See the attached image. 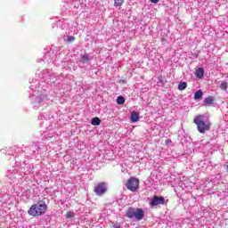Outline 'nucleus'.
<instances>
[{"instance_id":"1","label":"nucleus","mask_w":228,"mask_h":228,"mask_svg":"<svg viewBox=\"0 0 228 228\" xmlns=\"http://www.w3.org/2000/svg\"><path fill=\"white\" fill-rule=\"evenodd\" d=\"M45 199H43L38 201V203L32 205L28 210V214L30 216H42V215H45V211H47V204H45Z\"/></svg>"},{"instance_id":"2","label":"nucleus","mask_w":228,"mask_h":228,"mask_svg":"<svg viewBox=\"0 0 228 228\" xmlns=\"http://www.w3.org/2000/svg\"><path fill=\"white\" fill-rule=\"evenodd\" d=\"M193 122L196 124L198 131L201 134L211 129V122L206 121V117H204V115L194 117Z\"/></svg>"},{"instance_id":"3","label":"nucleus","mask_w":228,"mask_h":228,"mask_svg":"<svg viewBox=\"0 0 228 228\" xmlns=\"http://www.w3.org/2000/svg\"><path fill=\"white\" fill-rule=\"evenodd\" d=\"M126 218H135L137 222L140 220H143V216H145V212L142 208H134L133 207L128 208L126 212Z\"/></svg>"},{"instance_id":"4","label":"nucleus","mask_w":228,"mask_h":228,"mask_svg":"<svg viewBox=\"0 0 228 228\" xmlns=\"http://www.w3.org/2000/svg\"><path fill=\"white\" fill-rule=\"evenodd\" d=\"M126 186L127 190L134 193L135 191H138V190H140V179L135 177H130L127 180Z\"/></svg>"},{"instance_id":"5","label":"nucleus","mask_w":228,"mask_h":228,"mask_svg":"<svg viewBox=\"0 0 228 228\" xmlns=\"http://www.w3.org/2000/svg\"><path fill=\"white\" fill-rule=\"evenodd\" d=\"M94 191L96 193V195H104V193L108 191V184L104 182L99 183L96 186H94Z\"/></svg>"},{"instance_id":"6","label":"nucleus","mask_w":228,"mask_h":228,"mask_svg":"<svg viewBox=\"0 0 228 228\" xmlns=\"http://www.w3.org/2000/svg\"><path fill=\"white\" fill-rule=\"evenodd\" d=\"M159 204H165V198L159 197V196H154L151 202V208H154V206H159Z\"/></svg>"},{"instance_id":"7","label":"nucleus","mask_w":228,"mask_h":228,"mask_svg":"<svg viewBox=\"0 0 228 228\" xmlns=\"http://www.w3.org/2000/svg\"><path fill=\"white\" fill-rule=\"evenodd\" d=\"M195 76L198 79H202V77H204V68H199L196 70Z\"/></svg>"},{"instance_id":"8","label":"nucleus","mask_w":228,"mask_h":228,"mask_svg":"<svg viewBox=\"0 0 228 228\" xmlns=\"http://www.w3.org/2000/svg\"><path fill=\"white\" fill-rule=\"evenodd\" d=\"M138 120H140V115L136 112H132L131 122H138Z\"/></svg>"},{"instance_id":"9","label":"nucleus","mask_w":228,"mask_h":228,"mask_svg":"<svg viewBox=\"0 0 228 228\" xmlns=\"http://www.w3.org/2000/svg\"><path fill=\"white\" fill-rule=\"evenodd\" d=\"M204 102H205V104L211 106V104H213V102H215V98L213 96H208V97L205 98Z\"/></svg>"},{"instance_id":"10","label":"nucleus","mask_w":228,"mask_h":228,"mask_svg":"<svg viewBox=\"0 0 228 228\" xmlns=\"http://www.w3.org/2000/svg\"><path fill=\"white\" fill-rule=\"evenodd\" d=\"M81 61L82 63H88V61H90V56L88 55V53H85L81 56Z\"/></svg>"},{"instance_id":"11","label":"nucleus","mask_w":228,"mask_h":228,"mask_svg":"<svg viewBox=\"0 0 228 228\" xmlns=\"http://www.w3.org/2000/svg\"><path fill=\"white\" fill-rule=\"evenodd\" d=\"M92 126H101V119L99 118H93L91 120Z\"/></svg>"},{"instance_id":"12","label":"nucleus","mask_w":228,"mask_h":228,"mask_svg":"<svg viewBox=\"0 0 228 228\" xmlns=\"http://www.w3.org/2000/svg\"><path fill=\"white\" fill-rule=\"evenodd\" d=\"M188 86V84L186 82H182L178 85V90L183 92V90H186V87Z\"/></svg>"},{"instance_id":"13","label":"nucleus","mask_w":228,"mask_h":228,"mask_svg":"<svg viewBox=\"0 0 228 228\" xmlns=\"http://www.w3.org/2000/svg\"><path fill=\"white\" fill-rule=\"evenodd\" d=\"M202 95H204V93H202V90H198L194 94V99H202Z\"/></svg>"},{"instance_id":"14","label":"nucleus","mask_w":228,"mask_h":228,"mask_svg":"<svg viewBox=\"0 0 228 228\" xmlns=\"http://www.w3.org/2000/svg\"><path fill=\"white\" fill-rule=\"evenodd\" d=\"M126 102V98L124 96H118L117 98V104H124Z\"/></svg>"},{"instance_id":"15","label":"nucleus","mask_w":228,"mask_h":228,"mask_svg":"<svg viewBox=\"0 0 228 228\" xmlns=\"http://www.w3.org/2000/svg\"><path fill=\"white\" fill-rule=\"evenodd\" d=\"M228 84L225 81L221 82L220 89L221 90H227Z\"/></svg>"},{"instance_id":"16","label":"nucleus","mask_w":228,"mask_h":228,"mask_svg":"<svg viewBox=\"0 0 228 228\" xmlns=\"http://www.w3.org/2000/svg\"><path fill=\"white\" fill-rule=\"evenodd\" d=\"M124 0H114V6H122Z\"/></svg>"},{"instance_id":"17","label":"nucleus","mask_w":228,"mask_h":228,"mask_svg":"<svg viewBox=\"0 0 228 228\" xmlns=\"http://www.w3.org/2000/svg\"><path fill=\"white\" fill-rule=\"evenodd\" d=\"M74 40H75L74 37L69 36V37H68L67 42L71 43V42H73Z\"/></svg>"},{"instance_id":"18","label":"nucleus","mask_w":228,"mask_h":228,"mask_svg":"<svg viewBox=\"0 0 228 228\" xmlns=\"http://www.w3.org/2000/svg\"><path fill=\"white\" fill-rule=\"evenodd\" d=\"M67 218H72L74 216V213L72 212H68L66 215Z\"/></svg>"},{"instance_id":"19","label":"nucleus","mask_w":228,"mask_h":228,"mask_svg":"<svg viewBox=\"0 0 228 228\" xmlns=\"http://www.w3.org/2000/svg\"><path fill=\"white\" fill-rule=\"evenodd\" d=\"M165 143H166V145H170V143H172V140L167 139L165 141Z\"/></svg>"},{"instance_id":"20","label":"nucleus","mask_w":228,"mask_h":228,"mask_svg":"<svg viewBox=\"0 0 228 228\" xmlns=\"http://www.w3.org/2000/svg\"><path fill=\"white\" fill-rule=\"evenodd\" d=\"M151 3H153L154 4H158L159 3V0H150Z\"/></svg>"},{"instance_id":"21","label":"nucleus","mask_w":228,"mask_h":228,"mask_svg":"<svg viewBox=\"0 0 228 228\" xmlns=\"http://www.w3.org/2000/svg\"><path fill=\"white\" fill-rule=\"evenodd\" d=\"M113 228H121V227H120V224H118V225H114Z\"/></svg>"}]
</instances>
